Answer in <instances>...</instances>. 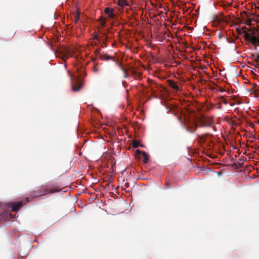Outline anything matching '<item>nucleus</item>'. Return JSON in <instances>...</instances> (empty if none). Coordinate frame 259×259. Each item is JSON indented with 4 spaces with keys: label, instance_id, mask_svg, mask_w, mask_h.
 <instances>
[{
    "label": "nucleus",
    "instance_id": "1",
    "mask_svg": "<svg viewBox=\"0 0 259 259\" xmlns=\"http://www.w3.org/2000/svg\"><path fill=\"white\" fill-rule=\"evenodd\" d=\"M60 190V189L57 186L49 188V186L48 185H42L37 191L31 192L30 193V196L33 198H36L48 194L58 192H59Z\"/></svg>",
    "mask_w": 259,
    "mask_h": 259
},
{
    "label": "nucleus",
    "instance_id": "2",
    "mask_svg": "<svg viewBox=\"0 0 259 259\" xmlns=\"http://www.w3.org/2000/svg\"><path fill=\"white\" fill-rule=\"evenodd\" d=\"M197 123L193 119H186L183 127L186 129L187 132L192 134L194 133L197 129Z\"/></svg>",
    "mask_w": 259,
    "mask_h": 259
},
{
    "label": "nucleus",
    "instance_id": "3",
    "mask_svg": "<svg viewBox=\"0 0 259 259\" xmlns=\"http://www.w3.org/2000/svg\"><path fill=\"white\" fill-rule=\"evenodd\" d=\"M198 121L201 127H211L213 124V118L211 117L203 116L199 118Z\"/></svg>",
    "mask_w": 259,
    "mask_h": 259
},
{
    "label": "nucleus",
    "instance_id": "4",
    "mask_svg": "<svg viewBox=\"0 0 259 259\" xmlns=\"http://www.w3.org/2000/svg\"><path fill=\"white\" fill-rule=\"evenodd\" d=\"M136 153L139 158L142 160L144 163H147L149 161L148 154L145 151H141L139 149L136 151Z\"/></svg>",
    "mask_w": 259,
    "mask_h": 259
},
{
    "label": "nucleus",
    "instance_id": "5",
    "mask_svg": "<svg viewBox=\"0 0 259 259\" xmlns=\"http://www.w3.org/2000/svg\"><path fill=\"white\" fill-rule=\"evenodd\" d=\"M70 78H71V86H72V90L74 91H75V92L78 91L81 88L80 81L79 80V79L78 78H77V80H76V85H75L74 84V81L72 78V76L71 74H70Z\"/></svg>",
    "mask_w": 259,
    "mask_h": 259
},
{
    "label": "nucleus",
    "instance_id": "6",
    "mask_svg": "<svg viewBox=\"0 0 259 259\" xmlns=\"http://www.w3.org/2000/svg\"><path fill=\"white\" fill-rule=\"evenodd\" d=\"M10 205L12 208V211L15 212L17 211L22 206L23 203L22 202H17L15 203H10Z\"/></svg>",
    "mask_w": 259,
    "mask_h": 259
},
{
    "label": "nucleus",
    "instance_id": "7",
    "mask_svg": "<svg viewBox=\"0 0 259 259\" xmlns=\"http://www.w3.org/2000/svg\"><path fill=\"white\" fill-rule=\"evenodd\" d=\"M104 12L106 14L108 15L109 18H113L115 17V15L114 14V10L113 9L107 7L105 8Z\"/></svg>",
    "mask_w": 259,
    "mask_h": 259
},
{
    "label": "nucleus",
    "instance_id": "8",
    "mask_svg": "<svg viewBox=\"0 0 259 259\" xmlns=\"http://www.w3.org/2000/svg\"><path fill=\"white\" fill-rule=\"evenodd\" d=\"M11 213L8 211H5L0 214V221H5L9 219Z\"/></svg>",
    "mask_w": 259,
    "mask_h": 259
},
{
    "label": "nucleus",
    "instance_id": "9",
    "mask_svg": "<svg viewBox=\"0 0 259 259\" xmlns=\"http://www.w3.org/2000/svg\"><path fill=\"white\" fill-rule=\"evenodd\" d=\"M169 85L173 89L178 91L179 90V88L178 85L176 83V82L171 80H169L168 81Z\"/></svg>",
    "mask_w": 259,
    "mask_h": 259
},
{
    "label": "nucleus",
    "instance_id": "10",
    "mask_svg": "<svg viewBox=\"0 0 259 259\" xmlns=\"http://www.w3.org/2000/svg\"><path fill=\"white\" fill-rule=\"evenodd\" d=\"M99 57L102 60H112L114 61V59L113 57H112L108 55H107V54L101 55Z\"/></svg>",
    "mask_w": 259,
    "mask_h": 259
},
{
    "label": "nucleus",
    "instance_id": "11",
    "mask_svg": "<svg viewBox=\"0 0 259 259\" xmlns=\"http://www.w3.org/2000/svg\"><path fill=\"white\" fill-rule=\"evenodd\" d=\"M207 134H203L202 135H197L199 142L200 143H203L206 140V136Z\"/></svg>",
    "mask_w": 259,
    "mask_h": 259
},
{
    "label": "nucleus",
    "instance_id": "12",
    "mask_svg": "<svg viewBox=\"0 0 259 259\" xmlns=\"http://www.w3.org/2000/svg\"><path fill=\"white\" fill-rule=\"evenodd\" d=\"M118 5L120 7H124L128 6V3L125 0H118Z\"/></svg>",
    "mask_w": 259,
    "mask_h": 259
},
{
    "label": "nucleus",
    "instance_id": "13",
    "mask_svg": "<svg viewBox=\"0 0 259 259\" xmlns=\"http://www.w3.org/2000/svg\"><path fill=\"white\" fill-rule=\"evenodd\" d=\"M252 43L255 44L259 41V39L254 35H251L250 39L249 40Z\"/></svg>",
    "mask_w": 259,
    "mask_h": 259
},
{
    "label": "nucleus",
    "instance_id": "14",
    "mask_svg": "<svg viewBox=\"0 0 259 259\" xmlns=\"http://www.w3.org/2000/svg\"><path fill=\"white\" fill-rule=\"evenodd\" d=\"M62 54V57L63 60L65 62L66 60L69 58V56L67 53H66L64 51Z\"/></svg>",
    "mask_w": 259,
    "mask_h": 259
},
{
    "label": "nucleus",
    "instance_id": "15",
    "mask_svg": "<svg viewBox=\"0 0 259 259\" xmlns=\"http://www.w3.org/2000/svg\"><path fill=\"white\" fill-rule=\"evenodd\" d=\"M132 146L134 148H136L139 147L140 143L136 140L133 141Z\"/></svg>",
    "mask_w": 259,
    "mask_h": 259
},
{
    "label": "nucleus",
    "instance_id": "16",
    "mask_svg": "<svg viewBox=\"0 0 259 259\" xmlns=\"http://www.w3.org/2000/svg\"><path fill=\"white\" fill-rule=\"evenodd\" d=\"M64 51L68 54V55L70 57L72 56L73 55V53L71 50L68 49H64Z\"/></svg>",
    "mask_w": 259,
    "mask_h": 259
},
{
    "label": "nucleus",
    "instance_id": "17",
    "mask_svg": "<svg viewBox=\"0 0 259 259\" xmlns=\"http://www.w3.org/2000/svg\"><path fill=\"white\" fill-rule=\"evenodd\" d=\"M251 36V35L250 34H249L248 32H245L244 37H245V39L249 41L250 39Z\"/></svg>",
    "mask_w": 259,
    "mask_h": 259
},
{
    "label": "nucleus",
    "instance_id": "18",
    "mask_svg": "<svg viewBox=\"0 0 259 259\" xmlns=\"http://www.w3.org/2000/svg\"><path fill=\"white\" fill-rule=\"evenodd\" d=\"M220 101L224 103L225 105H227L228 103L227 100L223 96L220 97Z\"/></svg>",
    "mask_w": 259,
    "mask_h": 259
},
{
    "label": "nucleus",
    "instance_id": "19",
    "mask_svg": "<svg viewBox=\"0 0 259 259\" xmlns=\"http://www.w3.org/2000/svg\"><path fill=\"white\" fill-rule=\"evenodd\" d=\"M100 21H101V24L102 26H104L106 24V19L103 17H101L100 19Z\"/></svg>",
    "mask_w": 259,
    "mask_h": 259
},
{
    "label": "nucleus",
    "instance_id": "20",
    "mask_svg": "<svg viewBox=\"0 0 259 259\" xmlns=\"http://www.w3.org/2000/svg\"><path fill=\"white\" fill-rule=\"evenodd\" d=\"M79 20V13H76L75 16L74 21L77 23Z\"/></svg>",
    "mask_w": 259,
    "mask_h": 259
},
{
    "label": "nucleus",
    "instance_id": "21",
    "mask_svg": "<svg viewBox=\"0 0 259 259\" xmlns=\"http://www.w3.org/2000/svg\"><path fill=\"white\" fill-rule=\"evenodd\" d=\"M177 118H178V120L179 121V122L182 124V126L183 127V125H184V123L183 122L182 117L181 116H178Z\"/></svg>",
    "mask_w": 259,
    "mask_h": 259
},
{
    "label": "nucleus",
    "instance_id": "22",
    "mask_svg": "<svg viewBox=\"0 0 259 259\" xmlns=\"http://www.w3.org/2000/svg\"><path fill=\"white\" fill-rule=\"evenodd\" d=\"M96 58H94L93 59V61L94 62V69H95V71H98V69L96 68V66L97 65V64H96Z\"/></svg>",
    "mask_w": 259,
    "mask_h": 259
},
{
    "label": "nucleus",
    "instance_id": "23",
    "mask_svg": "<svg viewBox=\"0 0 259 259\" xmlns=\"http://www.w3.org/2000/svg\"><path fill=\"white\" fill-rule=\"evenodd\" d=\"M93 38H94V39L98 40V34H95V35L93 36Z\"/></svg>",
    "mask_w": 259,
    "mask_h": 259
},
{
    "label": "nucleus",
    "instance_id": "24",
    "mask_svg": "<svg viewBox=\"0 0 259 259\" xmlns=\"http://www.w3.org/2000/svg\"><path fill=\"white\" fill-rule=\"evenodd\" d=\"M95 54H96V55H97H97H98L99 54V51H98V50H96V51H95Z\"/></svg>",
    "mask_w": 259,
    "mask_h": 259
},
{
    "label": "nucleus",
    "instance_id": "25",
    "mask_svg": "<svg viewBox=\"0 0 259 259\" xmlns=\"http://www.w3.org/2000/svg\"><path fill=\"white\" fill-rule=\"evenodd\" d=\"M255 60L256 62H259V56L257 57Z\"/></svg>",
    "mask_w": 259,
    "mask_h": 259
},
{
    "label": "nucleus",
    "instance_id": "26",
    "mask_svg": "<svg viewBox=\"0 0 259 259\" xmlns=\"http://www.w3.org/2000/svg\"><path fill=\"white\" fill-rule=\"evenodd\" d=\"M257 63V66L259 68V62H256Z\"/></svg>",
    "mask_w": 259,
    "mask_h": 259
},
{
    "label": "nucleus",
    "instance_id": "27",
    "mask_svg": "<svg viewBox=\"0 0 259 259\" xmlns=\"http://www.w3.org/2000/svg\"><path fill=\"white\" fill-rule=\"evenodd\" d=\"M218 108L219 109H221L222 108V106L221 105H220L218 107Z\"/></svg>",
    "mask_w": 259,
    "mask_h": 259
},
{
    "label": "nucleus",
    "instance_id": "28",
    "mask_svg": "<svg viewBox=\"0 0 259 259\" xmlns=\"http://www.w3.org/2000/svg\"><path fill=\"white\" fill-rule=\"evenodd\" d=\"M234 42V40H231L230 41V42L233 43Z\"/></svg>",
    "mask_w": 259,
    "mask_h": 259
}]
</instances>
